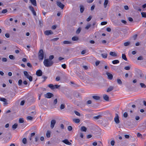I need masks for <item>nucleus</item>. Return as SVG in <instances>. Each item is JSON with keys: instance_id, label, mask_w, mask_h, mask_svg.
<instances>
[{"instance_id": "f704fd0d", "label": "nucleus", "mask_w": 146, "mask_h": 146, "mask_svg": "<svg viewBox=\"0 0 146 146\" xmlns=\"http://www.w3.org/2000/svg\"><path fill=\"white\" fill-rule=\"evenodd\" d=\"M91 25L90 24H88L85 28L86 29L88 30L91 27Z\"/></svg>"}, {"instance_id": "f8f14e48", "label": "nucleus", "mask_w": 146, "mask_h": 146, "mask_svg": "<svg viewBox=\"0 0 146 146\" xmlns=\"http://www.w3.org/2000/svg\"><path fill=\"white\" fill-rule=\"evenodd\" d=\"M140 127L141 129L146 128V121L143 123L142 125Z\"/></svg>"}, {"instance_id": "72a5a7b5", "label": "nucleus", "mask_w": 146, "mask_h": 146, "mask_svg": "<svg viewBox=\"0 0 146 146\" xmlns=\"http://www.w3.org/2000/svg\"><path fill=\"white\" fill-rule=\"evenodd\" d=\"M9 58L11 60H14L15 59V57L13 55H9Z\"/></svg>"}, {"instance_id": "c03bdc74", "label": "nucleus", "mask_w": 146, "mask_h": 146, "mask_svg": "<svg viewBox=\"0 0 146 146\" xmlns=\"http://www.w3.org/2000/svg\"><path fill=\"white\" fill-rule=\"evenodd\" d=\"M81 29L80 28H79L76 31V33L78 34L81 31Z\"/></svg>"}, {"instance_id": "de8ad7c7", "label": "nucleus", "mask_w": 146, "mask_h": 146, "mask_svg": "<svg viewBox=\"0 0 146 146\" xmlns=\"http://www.w3.org/2000/svg\"><path fill=\"white\" fill-rule=\"evenodd\" d=\"M60 86V85H55L54 86V89H58L59 88Z\"/></svg>"}, {"instance_id": "c85d7f7f", "label": "nucleus", "mask_w": 146, "mask_h": 146, "mask_svg": "<svg viewBox=\"0 0 146 146\" xmlns=\"http://www.w3.org/2000/svg\"><path fill=\"white\" fill-rule=\"evenodd\" d=\"M102 117L101 115H99L97 116H94L93 117V118L96 119H98L99 118H100Z\"/></svg>"}, {"instance_id": "a18cd8bd", "label": "nucleus", "mask_w": 146, "mask_h": 146, "mask_svg": "<svg viewBox=\"0 0 146 146\" xmlns=\"http://www.w3.org/2000/svg\"><path fill=\"white\" fill-rule=\"evenodd\" d=\"M74 113H75V114L77 116H80L81 115H80V114L78 111H74Z\"/></svg>"}, {"instance_id": "c756f323", "label": "nucleus", "mask_w": 146, "mask_h": 146, "mask_svg": "<svg viewBox=\"0 0 146 146\" xmlns=\"http://www.w3.org/2000/svg\"><path fill=\"white\" fill-rule=\"evenodd\" d=\"M48 87L50 88L51 89H54V85L52 84H50L48 86Z\"/></svg>"}, {"instance_id": "f257e3e1", "label": "nucleus", "mask_w": 146, "mask_h": 146, "mask_svg": "<svg viewBox=\"0 0 146 146\" xmlns=\"http://www.w3.org/2000/svg\"><path fill=\"white\" fill-rule=\"evenodd\" d=\"M44 66L47 67H49L52 66L53 64V62L52 60H49L48 59H45L43 62Z\"/></svg>"}, {"instance_id": "dca6fc26", "label": "nucleus", "mask_w": 146, "mask_h": 146, "mask_svg": "<svg viewBox=\"0 0 146 146\" xmlns=\"http://www.w3.org/2000/svg\"><path fill=\"white\" fill-rule=\"evenodd\" d=\"M108 3V0H105L104 2V8H106L107 6V5Z\"/></svg>"}, {"instance_id": "4c0bfd02", "label": "nucleus", "mask_w": 146, "mask_h": 146, "mask_svg": "<svg viewBox=\"0 0 146 146\" xmlns=\"http://www.w3.org/2000/svg\"><path fill=\"white\" fill-rule=\"evenodd\" d=\"M27 140L26 138H24L23 139L22 142L24 144H26L27 143Z\"/></svg>"}, {"instance_id": "2f4dec72", "label": "nucleus", "mask_w": 146, "mask_h": 146, "mask_svg": "<svg viewBox=\"0 0 146 146\" xmlns=\"http://www.w3.org/2000/svg\"><path fill=\"white\" fill-rule=\"evenodd\" d=\"M140 85L142 88H146V86L145 84L143 83H140Z\"/></svg>"}, {"instance_id": "49530a36", "label": "nucleus", "mask_w": 146, "mask_h": 146, "mask_svg": "<svg viewBox=\"0 0 146 146\" xmlns=\"http://www.w3.org/2000/svg\"><path fill=\"white\" fill-rule=\"evenodd\" d=\"M137 59L138 60H142L143 59V58L142 56H140L137 58Z\"/></svg>"}, {"instance_id": "3c124183", "label": "nucleus", "mask_w": 146, "mask_h": 146, "mask_svg": "<svg viewBox=\"0 0 146 146\" xmlns=\"http://www.w3.org/2000/svg\"><path fill=\"white\" fill-rule=\"evenodd\" d=\"M128 114L127 112H125L123 114V117L125 118H126L127 117Z\"/></svg>"}, {"instance_id": "5701e85b", "label": "nucleus", "mask_w": 146, "mask_h": 146, "mask_svg": "<svg viewBox=\"0 0 146 146\" xmlns=\"http://www.w3.org/2000/svg\"><path fill=\"white\" fill-rule=\"evenodd\" d=\"M72 40L73 41H77L78 40V38L76 36H74L72 38Z\"/></svg>"}, {"instance_id": "aec40b11", "label": "nucleus", "mask_w": 146, "mask_h": 146, "mask_svg": "<svg viewBox=\"0 0 146 146\" xmlns=\"http://www.w3.org/2000/svg\"><path fill=\"white\" fill-rule=\"evenodd\" d=\"M24 74L25 75V76L26 77V78H27L29 77V76H30L29 74H28L27 72L26 71H24L23 72Z\"/></svg>"}, {"instance_id": "9d476101", "label": "nucleus", "mask_w": 146, "mask_h": 146, "mask_svg": "<svg viewBox=\"0 0 146 146\" xmlns=\"http://www.w3.org/2000/svg\"><path fill=\"white\" fill-rule=\"evenodd\" d=\"M70 85L72 86L75 87H79V86L77 84L74 83L73 82H70Z\"/></svg>"}, {"instance_id": "7ed1b4c3", "label": "nucleus", "mask_w": 146, "mask_h": 146, "mask_svg": "<svg viewBox=\"0 0 146 146\" xmlns=\"http://www.w3.org/2000/svg\"><path fill=\"white\" fill-rule=\"evenodd\" d=\"M53 96L54 95L52 93L50 92L47 93L44 95V97L47 98H50L51 97H53Z\"/></svg>"}, {"instance_id": "f03ea898", "label": "nucleus", "mask_w": 146, "mask_h": 146, "mask_svg": "<svg viewBox=\"0 0 146 146\" xmlns=\"http://www.w3.org/2000/svg\"><path fill=\"white\" fill-rule=\"evenodd\" d=\"M38 57L40 60H42L44 58V53L42 49L40 50L38 52Z\"/></svg>"}, {"instance_id": "4be33fe9", "label": "nucleus", "mask_w": 146, "mask_h": 146, "mask_svg": "<svg viewBox=\"0 0 146 146\" xmlns=\"http://www.w3.org/2000/svg\"><path fill=\"white\" fill-rule=\"evenodd\" d=\"M110 55L113 56H117V54L115 52H111L110 53Z\"/></svg>"}, {"instance_id": "7c9ffc66", "label": "nucleus", "mask_w": 146, "mask_h": 146, "mask_svg": "<svg viewBox=\"0 0 146 146\" xmlns=\"http://www.w3.org/2000/svg\"><path fill=\"white\" fill-rule=\"evenodd\" d=\"M141 14L142 17L146 18V12H142Z\"/></svg>"}, {"instance_id": "864d4df0", "label": "nucleus", "mask_w": 146, "mask_h": 146, "mask_svg": "<svg viewBox=\"0 0 146 146\" xmlns=\"http://www.w3.org/2000/svg\"><path fill=\"white\" fill-rule=\"evenodd\" d=\"M27 78L29 79L30 82L32 81L33 80V77L31 76H30Z\"/></svg>"}, {"instance_id": "c9c22d12", "label": "nucleus", "mask_w": 146, "mask_h": 146, "mask_svg": "<svg viewBox=\"0 0 146 146\" xmlns=\"http://www.w3.org/2000/svg\"><path fill=\"white\" fill-rule=\"evenodd\" d=\"M18 85L19 86H21L22 84V83H23V82H22V80L21 79L19 80L18 81Z\"/></svg>"}, {"instance_id": "a211bd4d", "label": "nucleus", "mask_w": 146, "mask_h": 146, "mask_svg": "<svg viewBox=\"0 0 146 146\" xmlns=\"http://www.w3.org/2000/svg\"><path fill=\"white\" fill-rule=\"evenodd\" d=\"M84 8L83 6V5H80V12L81 13H82L84 11Z\"/></svg>"}, {"instance_id": "393cba45", "label": "nucleus", "mask_w": 146, "mask_h": 146, "mask_svg": "<svg viewBox=\"0 0 146 146\" xmlns=\"http://www.w3.org/2000/svg\"><path fill=\"white\" fill-rule=\"evenodd\" d=\"M122 58L123 60H127V59L126 58V56L125 54H122Z\"/></svg>"}, {"instance_id": "338daca9", "label": "nucleus", "mask_w": 146, "mask_h": 146, "mask_svg": "<svg viewBox=\"0 0 146 146\" xmlns=\"http://www.w3.org/2000/svg\"><path fill=\"white\" fill-rule=\"evenodd\" d=\"M128 20L130 22H132L133 21V19L131 17H129Z\"/></svg>"}, {"instance_id": "603ef678", "label": "nucleus", "mask_w": 146, "mask_h": 146, "mask_svg": "<svg viewBox=\"0 0 146 146\" xmlns=\"http://www.w3.org/2000/svg\"><path fill=\"white\" fill-rule=\"evenodd\" d=\"M72 128L71 126H68V131H70L72 130Z\"/></svg>"}, {"instance_id": "6e6552de", "label": "nucleus", "mask_w": 146, "mask_h": 146, "mask_svg": "<svg viewBox=\"0 0 146 146\" xmlns=\"http://www.w3.org/2000/svg\"><path fill=\"white\" fill-rule=\"evenodd\" d=\"M42 74V72L41 70H37L36 72V74L38 76H41Z\"/></svg>"}, {"instance_id": "13d9d810", "label": "nucleus", "mask_w": 146, "mask_h": 146, "mask_svg": "<svg viewBox=\"0 0 146 146\" xmlns=\"http://www.w3.org/2000/svg\"><path fill=\"white\" fill-rule=\"evenodd\" d=\"M107 24V22H106L104 21L102 22L101 23V25H106Z\"/></svg>"}, {"instance_id": "bf43d9fd", "label": "nucleus", "mask_w": 146, "mask_h": 146, "mask_svg": "<svg viewBox=\"0 0 146 146\" xmlns=\"http://www.w3.org/2000/svg\"><path fill=\"white\" fill-rule=\"evenodd\" d=\"M40 5L41 6L44 7L45 5L44 4V1H41L40 3Z\"/></svg>"}, {"instance_id": "a19ab883", "label": "nucleus", "mask_w": 146, "mask_h": 146, "mask_svg": "<svg viewBox=\"0 0 146 146\" xmlns=\"http://www.w3.org/2000/svg\"><path fill=\"white\" fill-rule=\"evenodd\" d=\"M130 44V42H127L124 43V45L125 46H128Z\"/></svg>"}, {"instance_id": "4468645a", "label": "nucleus", "mask_w": 146, "mask_h": 146, "mask_svg": "<svg viewBox=\"0 0 146 146\" xmlns=\"http://www.w3.org/2000/svg\"><path fill=\"white\" fill-rule=\"evenodd\" d=\"M114 89L113 86H110L107 90V92H109L112 90Z\"/></svg>"}, {"instance_id": "5fc2aeb1", "label": "nucleus", "mask_w": 146, "mask_h": 146, "mask_svg": "<svg viewBox=\"0 0 146 146\" xmlns=\"http://www.w3.org/2000/svg\"><path fill=\"white\" fill-rule=\"evenodd\" d=\"M59 39L58 38H56L51 40V41H55Z\"/></svg>"}, {"instance_id": "774afa93", "label": "nucleus", "mask_w": 146, "mask_h": 146, "mask_svg": "<svg viewBox=\"0 0 146 146\" xmlns=\"http://www.w3.org/2000/svg\"><path fill=\"white\" fill-rule=\"evenodd\" d=\"M121 21L122 23H124L125 24H126L127 23V22L124 20H121Z\"/></svg>"}, {"instance_id": "9b49d317", "label": "nucleus", "mask_w": 146, "mask_h": 146, "mask_svg": "<svg viewBox=\"0 0 146 146\" xmlns=\"http://www.w3.org/2000/svg\"><path fill=\"white\" fill-rule=\"evenodd\" d=\"M62 142L65 144L68 145H70L71 143L69 142L67 139H65L62 141Z\"/></svg>"}, {"instance_id": "bb28decb", "label": "nucleus", "mask_w": 146, "mask_h": 146, "mask_svg": "<svg viewBox=\"0 0 146 146\" xmlns=\"http://www.w3.org/2000/svg\"><path fill=\"white\" fill-rule=\"evenodd\" d=\"M112 63L113 64H117L119 63V61L118 60H115L112 61Z\"/></svg>"}, {"instance_id": "09e8293b", "label": "nucleus", "mask_w": 146, "mask_h": 146, "mask_svg": "<svg viewBox=\"0 0 146 146\" xmlns=\"http://www.w3.org/2000/svg\"><path fill=\"white\" fill-rule=\"evenodd\" d=\"M7 11H8L7 9H4L2 10V13H7Z\"/></svg>"}, {"instance_id": "cd10ccee", "label": "nucleus", "mask_w": 146, "mask_h": 146, "mask_svg": "<svg viewBox=\"0 0 146 146\" xmlns=\"http://www.w3.org/2000/svg\"><path fill=\"white\" fill-rule=\"evenodd\" d=\"M63 43L64 44H71L72 43V42L70 41H67V40H64L63 42Z\"/></svg>"}, {"instance_id": "ea45409f", "label": "nucleus", "mask_w": 146, "mask_h": 146, "mask_svg": "<svg viewBox=\"0 0 146 146\" xmlns=\"http://www.w3.org/2000/svg\"><path fill=\"white\" fill-rule=\"evenodd\" d=\"M137 136L138 137H140L141 138H143V136L141 134L139 133H138L137 134Z\"/></svg>"}, {"instance_id": "6ab92c4d", "label": "nucleus", "mask_w": 146, "mask_h": 146, "mask_svg": "<svg viewBox=\"0 0 146 146\" xmlns=\"http://www.w3.org/2000/svg\"><path fill=\"white\" fill-rule=\"evenodd\" d=\"M87 130V128L85 126H82L81 128V130L82 131L86 132Z\"/></svg>"}, {"instance_id": "a878e982", "label": "nucleus", "mask_w": 146, "mask_h": 146, "mask_svg": "<svg viewBox=\"0 0 146 146\" xmlns=\"http://www.w3.org/2000/svg\"><path fill=\"white\" fill-rule=\"evenodd\" d=\"M101 55L103 58H107L108 54L107 53L102 54Z\"/></svg>"}, {"instance_id": "69168bd1", "label": "nucleus", "mask_w": 146, "mask_h": 146, "mask_svg": "<svg viewBox=\"0 0 146 146\" xmlns=\"http://www.w3.org/2000/svg\"><path fill=\"white\" fill-rule=\"evenodd\" d=\"M75 96L76 98H78L80 97V94L78 93H76L75 95Z\"/></svg>"}, {"instance_id": "37998d69", "label": "nucleus", "mask_w": 146, "mask_h": 146, "mask_svg": "<svg viewBox=\"0 0 146 146\" xmlns=\"http://www.w3.org/2000/svg\"><path fill=\"white\" fill-rule=\"evenodd\" d=\"M117 82L119 84H122V82L121 80L119 79H117Z\"/></svg>"}, {"instance_id": "2eb2a0df", "label": "nucleus", "mask_w": 146, "mask_h": 146, "mask_svg": "<svg viewBox=\"0 0 146 146\" xmlns=\"http://www.w3.org/2000/svg\"><path fill=\"white\" fill-rule=\"evenodd\" d=\"M31 3L34 6H36V0H30Z\"/></svg>"}, {"instance_id": "4d7b16f0", "label": "nucleus", "mask_w": 146, "mask_h": 146, "mask_svg": "<svg viewBox=\"0 0 146 146\" xmlns=\"http://www.w3.org/2000/svg\"><path fill=\"white\" fill-rule=\"evenodd\" d=\"M92 103V101L91 100H88L86 103L87 104H90Z\"/></svg>"}, {"instance_id": "20e7f679", "label": "nucleus", "mask_w": 146, "mask_h": 146, "mask_svg": "<svg viewBox=\"0 0 146 146\" xmlns=\"http://www.w3.org/2000/svg\"><path fill=\"white\" fill-rule=\"evenodd\" d=\"M56 5L62 9H63L64 7V5L59 1L56 2Z\"/></svg>"}, {"instance_id": "052dcab7", "label": "nucleus", "mask_w": 146, "mask_h": 146, "mask_svg": "<svg viewBox=\"0 0 146 146\" xmlns=\"http://www.w3.org/2000/svg\"><path fill=\"white\" fill-rule=\"evenodd\" d=\"M3 62H7V59L5 58H3L2 59Z\"/></svg>"}, {"instance_id": "b1692460", "label": "nucleus", "mask_w": 146, "mask_h": 146, "mask_svg": "<svg viewBox=\"0 0 146 146\" xmlns=\"http://www.w3.org/2000/svg\"><path fill=\"white\" fill-rule=\"evenodd\" d=\"M46 136L47 137L49 138L50 136V132L49 131H48L46 133Z\"/></svg>"}, {"instance_id": "0eeeda50", "label": "nucleus", "mask_w": 146, "mask_h": 146, "mask_svg": "<svg viewBox=\"0 0 146 146\" xmlns=\"http://www.w3.org/2000/svg\"><path fill=\"white\" fill-rule=\"evenodd\" d=\"M106 74L108 76V78L110 80H111L112 79L113 77V75L111 74L110 73L108 72H106Z\"/></svg>"}, {"instance_id": "0e129e2a", "label": "nucleus", "mask_w": 146, "mask_h": 146, "mask_svg": "<svg viewBox=\"0 0 146 146\" xmlns=\"http://www.w3.org/2000/svg\"><path fill=\"white\" fill-rule=\"evenodd\" d=\"M115 141L114 140H112L111 142V144L112 146H113L115 144Z\"/></svg>"}, {"instance_id": "6e6d98bb", "label": "nucleus", "mask_w": 146, "mask_h": 146, "mask_svg": "<svg viewBox=\"0 0 146 146\" xmlns=\"http://www.w3.org/2000/svg\"><path fill=\"white\" fill-rule=\"evenodd\" d=\"M92 19V17L91 16H90L89 17L87 18L86 19V21L88 22H89Z\"/></svg>"}, {"instance_id": "1a4fd4ad", "label": "nucleus", "mask_w": 146, "mask_h": 146, "mask_svg": "<svg viewBox=\"0 0 146 146\" xmlns=\"http://www.w3.org/2000/svg\"><path fill=\"white\" fill-rule=\"evenodd\" d=\"M44 33L46 35H50L52 34L53 33L51 31L47 30L44 32Z\"/></svg>"}, {"instance_id": "412c9836", "label": "nucleus", "mask_w": 146, "mask_h": 146, "mask_svg": "<svg viewBox=\"0 0 146 146\" xmlns=\"http://www.w3.org/2000/svg\"><path fill=\"white\" fill-rule=\"evenodd\" d=\"M73 120L74 122L76 123H78L80 121V119H73Z\"/></svg>"}, {"instance_id": "39448f33", "label": "nucleus", "mask_w": 146, "mask_h": 146, "mask_svg": "<svg viewBox=\"0 0 146 146\" xmlns=\"http://www.w3.org/2000/svg\"><path fill=\"white\" fill-rule=\"evenodd\" d=\"M114 120L116 124H118L120 122L118 115L117 113L115 114V116L114 118Z\"/></svg>"}, {"instance_id": "423d86ee", "label": "nucleus", "mask_w": 146, "mask_h": 146, "mask_svg": "<svg viewBox=\"0 0 146 146\" xmlns=\"http://www.w3.org/2000/svg\"><path fill=\"white\" fill-rule=\"evenodd\" d=\"M56 123V121L54 119L52 120L50 123V127L51 129H53Z\"/></svg>"}, {"instance_id": "473e14b6", "label": "nucleus", "mask_w": 146, "mask_h": 146, "mask_svg": "<svg viewBox=\"0 0 146 146\" xmlns=\"http://www.w3.org/2000/svg\"><path fill=\"white\" fill-rule=\"evenodd\" d=\"M17 123H15L14 125H12V128L14 130L17 128Z\"/></svg>"}, {"instance_id": "8fccbe9b", "label": "nucleus", "mask_w": 146, "mask_h": 146, "mask_svg": "<svg viewBox=\"0 0 146 146\" xmlns=\"http://www.w3.org/2000/svg\"><path fill=\"white\" fill-rule=\"evenodd\" d=\"M124 69L126 70H129L130 69V67L129 66H126L124 68Z\"/></svg>"}, {"instance_id": "e2e57ef3", "label": "nucleus", "mask_w": 146, "mask_h": 146, "mask_svg": "<svg viewBox=\"0 0 146 146\" xmlns=\"http://www.w3.org/2000/svg\"><path fill=\"white\" fill-rule=\"evenodd\" d=\"M27 118L28 120H32L33 119V117L30 116H28L27 117Z\"/></svg>"}, {"instance_id": "f3484780", "label": "nucleus", "mask_w": 146, "mask_h": 146, "mask_svg": "<svg viewBox=\"0 0 146 146\" xmlns=\"http://www.w3.org/2000/svg\"><path fill=\"white\" fill-rule=\"evenodd\" d=\"M92 98L96 100H99L100 99V97L99 96H92Z\"/></svg>"}, {"instance_id": "58836bf2", "label": "nucleus", "mask_w": 146, "mask_h": 146, "mask_svg": "<svg viewBox=\"0 0 146 146\" xmlns=\"http://www.w3.org/2000/svg\"><path fill=\"white\" fill-rule=\"evenodd\" d=\"M65 105L64 104H61L60 106V109L62 110L64 109L65 108Z\"/></svg>"}, {"instance_id": "ddd939ff", "label": "nucleus", "mask_w": 146, "mask_h": 146, "mask_svg": "<svg viewBox=\"0 0 146 146\" xmlns=\"http://www.w3.org/2000/svg\"><path fill=\"white\" fill-rule=\"evenodd\" d=\"M103 98L106 101L109 100V97L107 95L104 94L103 96Z\"/></svg>"}, {"instance_id": "79ce46f5", "label": "nucleus", "mask_w": 146, "mask_h": 146, "mask_svg": "<svg viewBox=\"0 0 146 146\" xmlns=\"http://www.w3.org/2000/svg\"><path fill=\"white\" fill-rule=\"evenodd\" d=\"M54 57V56L53 55H51L49 56V58L48 59L49 60H52V59H53Z\"/></svg>"}, {"instance_id": "e433bc0d", "label": "nucleus", "mask_w": 146, "mask_h": 146, "mask_svg": "<svg viewBox=\"0 0 146 146\" xmlns=\"http://www.w3.org/2000/svg\"><path fill=\"white\" fill-rule=\"evenodd\" d=\"M24 120L23 118H20L19 119V122L20 123H23L24 122Z\"/></svg>"}, {"instance_id": "680f3d73", "label": "nucleus", "mask_w": 146, "mask_h": 146, "mask_svg": "<svg viewBox=\"0 0 146 146\" xmlns=\"http://www.w3.org/2000/svg\"><path fill=\"white\" fill-rule=\"evenodd\" d=\"M27 65L30 68H31L32 67V65L29 62H28L27 63Z\"/></svg>"}]
</instances>
